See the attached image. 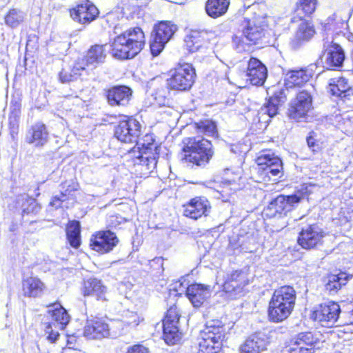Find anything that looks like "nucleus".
I'll return each mask as SVG.
<instances>
[{
    "label": "nucleus",
    "mask_w": 353,
    "mask_h": 353,
    "mask_svg": "<svg viewBox=\"0 0 353 353\" xmlns=\"http://www.w3.org/2000/svg\"><path fill=\"white\" fill-rule=\"evenodd\" d=\"M176 30V26L170 21H160L154 27V34L168 42Z\"/></svg>",
    "instance_id": "nucleus-42"
},
{
    "label": "nucleus",
    "mask_w": 353,
    "mask_h": 353,
    "mask_svg": "<svg viewBox=\"0 0 353 353\" xmlns=\"http://www.w3.org/2000/svg\"><path fill=\"white\" fill-rule=\"evenodd\" d=\"M145 32L140 26L130 27L115 35L110 43L111 56L119 61L132 59L144 49Z\"/></svg>",
    "instance_id": "nucleus-1"
},
{
    "label": "nucleus",
    "mask_w": 353,
    "mask_h": 353,
    "mask_svg": "<svg viewBox=\"0 0 353 353\" xmlns=\"http://www.w3.org/2000/svg\"><path fill=\"white\" fill-rule=\"evenodd\" d=\"M117 234L110 230H100L93 232L89 239L88 246L91 251L99 255L112 252L119 244Z\"/></svg>",
    "instance_id": "nucleus-9"
},
{
    "label": "nucleus",
    "mask_w": 353,
    "mask_h": 353,
    "mask_svg": "<svg viewBox=\"0 0 353 353\" xmlns=\"http://www.w3.org/2000/svg\"><path fill=\"white\" fill-rule=\"evenodd\" d=\"M283 93V90H279L275 92L272 96L266 99V102L265 103V107L266 109L265 113L270 118L274 117L279 113V106L282 101L281 95Z\"/></svg>",
    "instance_id": "nucleus-47"
},
{
    "label": "nucleus",
    "mask_w": 353,
    "mask_h": 353,
    "mask_svg": "<svg viewBox=\"0 0 353 353\" xmlns=\"http://www.w3.org/2000/svg\"><path fill=\"white\" fill-rule=\"evenodd\" d=\"M108 56L107 44H93L87 50L85 54L78 60L88 72V69H95L105 63Z\"/></svg>",
    "instance_id": "nucleus-19"
},
{
    "label": "nucleus",
    "mask_w": 353,
    "mask_h": 353,
    "mask_svg": "<svg viewBox=\"0 0 353 353\" xmlns=\"http://www.w3.org/2000/svg\"><path fill=\"white\" fill-rule=\"evenodd\" d=\"M83 72L87 73L78 59L70 70L63 68L59 73V80L62 83H68L77 80Z\"/></svg>",
    "instance_id": "nucleus-40"
},
{
    "label": "nucleus",
    "mask_w": 353,
    "mask_h": 353,
    "mask_svg": "<svg viewBox=\"0 0 353 353\" xmlns=\"http://www.w3.org/2000/svg\"><path fill=\"white\" fill-rule=\"evenodd\" d=\"M350 61H351V64H352V68H351L350 70L353 73V47H352V49L351 52H350Z\"/></svg>",
    "instance_id": "nucleus-61"
},
{
    "label": "nucleus",
    "mask_w": 353,
    "mask_h": 353,
    "mask_svg": "<svg viewBox=\"0 0 353 353\" xmlns=\"http://www.w3.org/2000/svg\"><path fill=\"white\" fill-rule=\"evenodd\" d=\"M49 139V132L47 125L41 121H38L30 126L28 130L26 141L36 147H43Z\"/></svg>",
    "instance_id": "nucleus-28"
},
{
    "label": "nucleus",
    "mask_w": 353,
    "mask_h": 353,
    "mask_svg": "<svg viewBox=\"0 0 353 353\" xmlns=\"http://www.w3.org/2000/svg\"><path fill=\"white\" fill-rule=\"evenodd\" d=\"M294 210L288 196L281 194L268 203L262 211V215L265 219L277 223L288 217Z\"/></svg>",
    "instance_id": "nucleus-10"
},
{
    "label": "nucleus",
    "mask_w": 353,
    "mask_h": 353,
    "mask_svg": "<svg viewBox=\"0 0 353 353\" xmlns=\"http://www.w3.org/2000/svg\"><path fill=\"white\" fill-rule=\"evenodd\" d=\"M240 179V177H238L237 179H233L231 180L225 179L221 181L218 183L215 190L221 195V196H228L236 191Z\"/></svg>",
    "instance_id": "nucleus-48"
},
{
    "label": "nucleus",
    "mask_w": 353,
    "mask_h": 353,
    "mask_svg": "<svg viewBox=\"0 0 353 353\" xmlns=\"http://www.w3.org/2000/svg\"><path fill=\"white\" fill-rule=\"evenodd\" d=\"M68 201V198L64 199L61 195L53 196L49 203V206L54 210H57L62 208L63 203Z\"/></svg>",
    "instance_id": "nucleus-56"
},
{
    "label": "nucleus",
    "mask_w": 353,
    "mask_h": 353,
    "mask_svg": "<svg viewBox=\"0 0 353 353\" xmlns=\"http://www.w3.org/2000/svg\"><path fill=\"white\" fill-rule=\"evenodd\" d=\"M323 31H332L336 34L343 32L347 28V23L341 16L334 14L328 17L324 22L321 23Z\"/></svg>",
    "instance_id": "nucleus-39"
},
{
    "label": "nucleus",
    "mask_w": 353,
    "mask_h": 353,
    "mask_svg": "<svg viewBox=\"0 0 353 353\" xmlns=\"http://www.w3.org/2000/svg\"><path fill=\"white\" fill-rule=\"evenodd\" d=\"M322 54L325 57L327 66L334 70L341 68L345 59L343 48L340 44L334 41L327 42L324 46Z\"/></svg>",
    "instance_id": "nucleus-22"
},
{
    "label": "nucleus",
    "mask_w": 353,
    "mask_h": 353,
    "mask_svg": "<svg viewBox=\"0 0 353 353\" xmlns=\"http://www.w3.org/2000/svg\"><path fill=\"white\" fill-rule=\"evenodd\" d=\"M80 222L77 220L69 221L65 225L66 239L70 245L78 249L81 245Z\"/></svg>",
    "instance_id": "nucleus-37"
},
{
    "label": "nucleus",
    "mask_w": 353,
    "mask_h": 353,
    "mask_svg": "<svg viewBox=\"0 0 353 353\" xmlns=\"http://www.w3.org/2000/svg\"><path fill=\"white\" fill-rule=\"evenodd\" d=\"M296 301V292L289 285L275 289L269 300L267 314L268 321L279 323L288 319L293 312Z\"/></svg>",
    "instance_id": "nucleus-2"
},
{
    "label": "nucleus",
    "mask_w": 353,
    "mask_h": 353,
    "mask_svg": "<svg viewBox=\"0 0 353 353\" xmlns=\"http://www.w3.org/2000/svg\"><path fill=\"white\" fill-rule=\"evenodd\" d=\"M294 339L306 348H312L313 353L315 352V350L317 349L316 345L320 342L317 335L310 331L299 333Z\"/></svg>",
    "instance_id": "nucleus-44"
},
{
    "label": "nucleus",
    "mask_w": 353,
    "mask_h": 353,
    "mask_svg": "<svg viewBox=\"0 0 353 353\" xmlns=\"http://www.w3.org/2000/svg\"><path fill=\"white\" fill-rule=\"evenodd\" d=\"M352 277L351 274L341 270L328 273L324 279L325 289L330 294H336L347 285Z\"/></svg>",
    "instance_id": "nucleus-29"
},
{
    "label": "nucleus",
    "mask_w": 353,
    "mask_h": 353,
    "mask_svg": "<svg viewBox=\"0 0 353 353\" xmlns=\"http://www.w3.org/2000/svg\"><path fill=\"white\" fill-rule=\"evenodd\" d=\"M23 20L22 12L14 8L9 9L4 16L5 23L12 28L19 26Z\"/></svg>",
    "instance_id": "nucleus-49"
},
{
    "label": "nucleus",
    "mask_w": 353,
    "mask_h": 353,
    "mask_svg": "<svg viewBox=\"0 0 353 353\" xmlns=\"http://www.w3.org/2000/svg\"><path fill=\"white\" fill-rule=\"evenodd\" d=\"M311 186V183H304L301 184L299 188L296 190L294 194L287 195L294 208L301 201H309L310 196L312 194V191L310 189Z\"/></svg>",
    "instance_id": "nucleus-46"
},
{
    "label": "nucleus",
    "mask_w": 353,
    "mask_h": 353,
    "mask_svg": "<svg viewBox=\"0 0 353 353\" xmlns=\"http://www.w3.org/2000/svg\"><path fill=\"white\" fill-rule=\"evenodd\" d=\"M330 94L343 101H350L353 97V87L343 77L332 78L328 83Z\"/></svg>",
    "instance_id": "nucleus-26"
},
{
    "label": "nucleus",
    "mask_w": 353,
    "mask_h": 353,
    "mask_svg": "<svg viewBox=\"0 0 353 353\" xmlns=\"http://www.w3.org/2000/svg\"><path fill=\"white\" fill-rule=\"evenodd\" d=\"M45 283L37 276H28L21 281V293L23 297L37 298L46 290Z\"/></svg>",
    "instance_id": "nucleus-31"
},
{
    "label": "nucleus",
    "mask_w": 353,
    "mask_h": 353,
    "mask_svg": "<svg viewBox=\"0 0 353 353\" xmlns=\"http://www.w3.org/2000/svg\"><path fill=\"white\" fill-rule=\"evenodd\" d=\"M196 77L195 69L190 63H178L168 70L165 79V88L169 92H188L194 84Z\"/></svg>",
    "instance_id": "nucleus-5"
},
{
    "label": "nucleus",
    "mask_w": 353,
    "mask_h": 353,
    "mask_svg": "<svg viewBox=\"0 0 353 353\" xmlns=\"http://www.w3.org/2000/svg\"><path fill=\"white\" fill-rule=\"evenodd\" d=\"M147 152L138 146V143L133 146L128 152V161L134 165H146L150 163L156 164L159 159V152H152V155H147Z\"/></svg>",
    "instance_id": "nucleus-34"
},
{
    "label": "nucleus",
    "mask_w": 353,
    "mask_h": 353,
    "mask_svg": "<svg viewBox=\"0 0 353 353\" xmlns=\"http://www.w3.org/2000/svg\"><path fill=\"white\" fill-rule=\"evenodd\" d=\"M192 127L197 134L216 138L219 132L216 123L214 121L208 119H201L193 122Z\"/></svg>",
    "instance_id": "nucleus-41"
},
{
    "label": "nucleus",
    "mask_w": 353,
    "mask_h": 353,
    "mask_svg": "<svg viewBox=\"0 0 353 353\" xmlns=\"http://www.w3.org/2000/svg\"><path fill=\"white\" fill-rule=\"evenodd\" d=\"M44 333L46 339L52 343H56L60 336L56 325L52 322H47L44 325Z\"/></svg>",
    "instance_id": "nucleus-52"
},
{
    "label": "nucleus",
    "mask_w": 353,
    "mask_h": 353,
    "mask_svg": "<svg viewBox=\"0 0 353 353\" xmlns=\"http://www.w3.org/2000/svg\"><path fill=\"white\" fill-rule=\"evenodd\" d=\"M62 190L60 192L61 197L66 199L68 201L70 199H74L73 192L77 191L79 188V184L77 181L68 182L65 181L60 184Z\"/></svg>",
    "instance_id": "nucleus-51"
},
{
    "label": "nucleus",
    "mask_w": 353,
    "mask_h": 353,
    "mask_svg": "<svg viewBox=\"0 0 353 353\" xmlns=\"http://www.w3.org/2000/svg\"><path fill=\"white\" fill-rule=\"evenodd\" d=\"M306 143L309 150L313 154L321 153L325 148V141L321 134L310 131L306 137Z\"/></svg>",
    "instance_id": "nucleus-43"
},
{
    "label": "nucleus",
    "mask_w": 353,
    "mask_h": 353,
    "mask_svg": "<svg viewBox=\"0 0 353 353\" xmlns=\"http://www.w3.org/2000/svg\"><path fill=\"white\" fill-rule=\"evenodd\" d=\"M110 327L102 318L87 321L83 330V335L88 339H101L108 336Z\"/></svg>",
    "instance_id": "nucleus-25"
},
{
    "label": "nucleus",
    "mask_w": 353,
    "mask_h": 353,
    "mask_svg": "<svg viewBox=\"0 0 353 353\" xmlns=\"http://www.w3.org/2000/svg\"><path fill=\"white\" fill-rule=\"evenodd\" d=\"M125 353H150V352L148 347L138 343L128 347Z\"/></svg>",
    "instance_id": "nucleus-58"
},
{
    "label": "nucleus",
    "mask_w": 353,
    "mask_h": 353,
    "mask_svg": "<svg viewBox=\"0 0 353 353\" xmlns=\"http://www.w3.org/2000/svg\"><path fill=\"white\" fill-rule=\"evenodd\" d=\"M245 76L250 85L262 86L267 79L268 69L259 59L250 57L248 61Z\"/></svg>",
    "instance_id": "nucleus-21"
},
{
    "label": "nucleus",
    "mask_w": 353,
    "mask_h": 353,
    "mask_svg": "<svg viewBox=\"0 0 353 353\" xmlns=\"http://www.w3.org/2000/svg\"><path fill=\"white\" fill-rule=\"evenodd\" d=\"M78 337L75 334H68L66 340V345L70 349H77Z\"/></svg>",
    "instance_id": "nucleus-60"
},
{
    "label": "nucleus",
    "mask_w": 353,
    "mask_h": 353,
    "mask_svg": "<svg viewBox=\"0 0 353 353\" xmlns=\"http://www.w3.org/2000/svg\"><path fill=\"white\" fill-rule=\"evenodd\" d=\"M46 307L50 308L48 313L52 319L58 323L62 330L64 329L70 321V316L67 310L59 302L50 303Z\"/></svg>",
    "instance_id": "nucleus-36"
},
{
    "label": "nucleus",
    "mask_w": 353,
    "mask_h": 353,
    "mask_svg": "<svg viewBox=\"0 0 353 353\" xmlns=\"http://www.w3.org/2000/svg\"><path fill=\"white\" fill-rule=\"evenodd\" d=\"M247 25L243 29V36L234 35L232 41L236 48H243L245 45L254 46L262 43L267 37L268 23L267 17H256L252 21L245 20Z\"/></svg>",
    "instance_id": "nucleus-7"
},
{
    "label": "nucleus",
    "mask_w": 353,
    "mask_h": 353,
    "mask_svg": "<svg viewBox=\"0 0 353 353\" xmlns=\"http://www.w3.org/2000/svg\"><path fill=\"white\" fill-rule=\"evenodd\" d=\"M230 5V0H206L205 11L208 17L216 19L225 15Z\"/></svg>",
    "instance_id": "nucleus-35"
},
{
    "label": "nucleus",
    "mask_w": 353,
    "mask_h": 353,
    "mask_svg": "<svg viewBox=\"0 0 353 353\" xmlns=\"http://www.w3.org/2000/svg\"><path fill=\"white\" fill-rule=\"evenodd\" d=\"M21 105L16 103L8 115V129L12 139H16L19 130Z\"/></svg>",
    "instance_id": "nucleus-45"
},
{
    "label": "nucleus",
    "mask_w": 353,
    "mask_h": 353,
    "mask_svg": "<svg viewBox=\"0 0 353 353\" xmlns=\"http://www.w3.org/2000/svg\"><path fill=\"white\" fill-rule=\"evenodd\" d=\"M211 36L212 33L207 30H192L185 37V48L189 52H195L210 43Z\"/></svg>",
    "instance_id": "nucleus-30"
},
{
    "label": "nucleus",
    "mask_w": 353,
    "mask_h": 353,
    "mask_svg": "<svg viewBox=\"0 0 353 353\" xmlns=\"http://www.w3.org/2000/svg\"><path fill=\"white\" fill-rule=\"evenodd\" d=\"M114 126V137L119 141L127 143H138L142 134V125L135 115L121 114Z\"/></svg>",
    "instance_id": "nucleus-8"
},
{
    "label": "nucleus",
    "mask_w": 353,
    "mask_h": 353,
    "mask_svg": "<svg viewBox=\"0 0 353 353\" xmlns=\"http://www.w3.org/2000/svg\"><path fill=\"white\" fill-rule=\"evenodd\" d=\"M70 17L82 25H88L95 21L100 14L97 6L90 0H83L69 9Z\"/></svg>",
    "instance_id": "nucleus-17"
},
{
    "label": "nucleus",
    "mask_w": 353,
    "mask_h": 353,
    "mask_svg": "<svg viewBox=\"0 0 353 353\" xmlns=\"http://www.w3.org/2000/svg\"><path fill=\"white\" fill-rule=\"evenodd\" d=\"M299 23L292 40V43L294 47H299L310 41L316 34L312 19H304V20L299 21Z\"/></svg>",
    "instance_id": "nucleus-27"
},
{
    "label": "nucleus",
    "mask_w": 353,
    "mask_h": 353,
    "mask_svg": "<svg viewBox=\"0 0 353 353\" xmlns=\"http://www.w3.org/2000/svg\"><path fill=\"white\" fill-rule=\"evenodd\" d=\"M141 140L142 142L138 146L145 152L150 153L152 149H154V152L157 151L159 153L160 145L155 143V137L153 133H146Z\"/></svg>",
    "instance_id": "nucleus-50"
},
{
    "label": "nucleus",
    "mask_w": 353,
    "mask_h": 353,
    "mask_svg": "<svg viewBox=\"0 0 353 353\" xmlns=\"http://www.w3.org/2000/svg\"><path fill=\"white\" fill-rule=\"evenodd\" d=\"M341 307L335 301H329L319 304L311 314V319L322 327H332L339 318Z\"/></svg>",
    "instance_id": "nucleus-15"
},
{
    "label": "nucleus",
    "mask_w": 353,
    "mask_h": 353,
    "mask_svg": "<svg viewBox=\"0 0 353 353\" xmlns=\"http://www.w3.org/2000/svg\"><path fill=\"white\" fill-rule=\"evenodd\" d=\"M285 353H313L312 348H306L300 345L294 339L285 347Z\"/></svg>",
    "instance_id": "nucleus-54"
},
{
    "label": "nucleus",
    "mask_w": 353,
    "mask_h": 353,
    "mask_svg": "<svg viewBox=\"0 0 353 353\" xmlns=\"http://www.w3.org/2000/svg\"><path fill=\"white\" fill-rule=\"evenodd\" d=\"M312 77V73L307 68L291 70L286 74L285 85L288 88H300Z\"/></svg>",
    "instance_id": "nucleus-32"
},
{
    "label": "nucleus",
    "mask_w": 353,
    "mask_h": 353,
    "mask_svg": "<svg viewBox=\"0 0 353 353\" xmlns=\"http://www.w3.org/2000/svg\"><path fill=\"white\" fill-rule=\"evenodd\" d=\"M270 332L257 330L245 338L238 347L239 353H262L270 343Z\"/></svg>",
    "instance_id": "nucleus-16"
},
{
    "label": "nucleus",
    "mask_w": 353,
    "mask_h": 353,
    "mask_svg": "<svg viewBox=\"0 0 353 353\" xmlns=\"http://www.w3.org/2000/svg\"><path fill=\"white\" fill-rule=\"evenodd\" d=\"M105 21L110 28H115L118 24L119 16L115 12H108L104 17Z\"/></svg>",
    "instance_id": "nucleus-57"
},
{
    "label": "nucleus",
    "mask_w": 353,
    "mask_h": 353,
    "mask_svg": "<svg viewBox=\"0 0 353 353\" xmlns=\"http://www.w3.org/2000/svg\"><path fill=\"white\" fill-rule=\"evenodd\" d=\"M325 236V232L317 223H312L301 230L298 234L297 243L306 250L318 249L323 245Z\"/></svg>",
    "instance_id": "nucleus-14"
},
{
    "label": "nucleus",
    "mask_w": 353,
    "mask_h": 353,
    "mask_svg": "<svg viewBox=\"0 0 353 353\" xmlns=\"http://www.w3.org/2000/svg\"><path fill=\"white\" fill-rule=\"evenodd\" d=\"M183 298V294L177 292L176 290H170L165 301L168 307L162 322L179 323L181 317V310L179 307V300Z\"/></svg>",
    "instance_id": "nucleus-24"
},
{
    "label": "nucleus",
    "mask_w": 353,
    "mask_h": 353,
    "mask_svg": "<svg viewBox=\"0 0 353 353\" xmlns=\"http://www.w3.org/2000/svg\"><path fill=\"white\" fill-rule=\"evenodd\" d=\"M133 91L128 85L120 84L104 89V97L110 106H126L132 100Z\"/></svg>",
    "instance_id": "nucleus-20"
},
{
    "label": "nucleus",
    "mask_w": 353,
    "mask_h": 353,
    "mask_svg": "<svg viewBox=\"0 0 353 353\" xmlns=\"http://www.w3.org/2000/svg\"><path fill=\"white\" fill-rule=\"evenodd\" d=\"M249 283L248 273L243 270H235L227 275L222 285V291L228 297L236 299L244 294Z\"/></svg>",
    "instance_id": "nucleus-12"
},
{
    "label": "nucleus",
    "mask_w": 353,
    "mask_h": 353,
    "mask_svg": "<svg viewBox=\"0 0 353 353\" xmlns=\"http://www.w3.org/2000/svg\"><path fill=\"white\" fill-rule=\"evenodd\" d=\"M179 323L162 322L163 339L168 345H174L179 343L182 333L179 331Z\"/></svg>",
    "instance_id": "nucleus-38"
},
{
    "label": "nucleus",
    "mask_w": 353,
    "mask_h": 353,
    "mask_svg": "<svg viewBox=\"0 0 353 353\" xmlns=\"http://www.w3.org/2000/svg\"><path fill=\"white\" fill-rule=\"evenodd\" d=\"M182 215L186 219L197 221L208 217L212 210L209 199L205 196H195L182 205Z\"/></svg>",
    "instance_id": "nucleus-13"
},
{
    "label": "nucleus",
    "mask_w": 353,
    "mask_h": 353,
    "mask_svg": "<svg viewBox=\"0 0 353 353\" xmlns=\"http://www.w3.org/2000/svg\"><path fill=\"white\" fill-rule=\"evenodd\" d=\"M209 291L208 285L199 283L188 285L185 290V296L194 307L202 306L207 299V293Z\"/></svg>",
    "instance_id": "nucleus-33"
},
{
    "label": "nucleus",
    "mask_w": 353,
    "mask_h": 353,
    "mask_svg": "<svg viewBox=\"0 0 353 353\" xmlns=\"http://www.w3.org/2000/svg\"><path fill=\"white\" fill-rule=\"evenodd\" d=\"M123 222V219L119 215H111L108 219V228L115 229L118 228Z\"/></svg>",
    "instance_id": "nucleus-59"
},
{
    "label": "nucleus",
    "mask_w": 353,
    "mask_h": 353,
    "mask_svg": "<svg viewBox=\"0 0 353 353\" xmlns=\"http://www.w3.org/2000/svg\"><path fill=\"white\" fill-rule=\"evenodd\" d=\"M226 334L225 325L221 321L214 319L208 322L200 332L196 353H220Z\"/></svg>",
    "instance_id": "nucleus-4"
},
{
    "label": "nucleus",
    "mask_w": 353,
    "mask_h": 353,
    "mask_svg": "<svg viewBox=\"0 0 353 353\" xmlns=\"http://www.w3.org/2000/svg\"><path fill=\"white\" fill-rule=\"evenodd\" d=\"M168 42L164 39L153 34L152 39L150 43V50L152 56L159 55L164 49L165 45Z\"/></svg>",
    "instance_id": "nucleus-53"
},
{
    "label": "nucleus",
    "mask_w": 353,
    "mask_h": 353,
    "mask_svg": "<svg viewBox=\"0 0 353 353\" xmlns=\"http://www.w3.org/2000/svg\"><path fill=\"white\" fill-rule=\"evenodd\" d=\"M313 97L306 90L299 91L291 101L288 110V117L296 122L306 121L312 110Z\"/></svg>",
    "instance_id": "nucleus-11"
},
{
    "label": "nucleus",
    "mask_w": 353,
    "mask_h": 353,
    "mask_svg": "<svg viewBox=\"0 0 353 353\" xmlns=\"http://www.w3.org/2000/svg\"><path fill=\"white\" fill-rule=\"evenodd\" d=\"M319 4V0H297L292 10L291 23H296L304 19H312Z\"/></svg>",
    "instance_id": "nucleus-23"
},
{
    "label": "nucleus",
    "mask_w": 353,
    "mask_h": 353,
    "mask_svg": "<svg viewBox=\"0 0 353 353\" xmlns=\"http://www.w3.org/2000/svg\"><path fill=\"white\" fill-rule=\"evenodd\" d=\"M213 155L212 141L202 136L188 137L182 140L181 160L184 163L201 166L208 163Z\"/></svg>",
    "instance_id": "nucleus-3"
},
{
    "label": "nucleus",
    "mask_w": 353,
    "mask_h": 353,
    "mask_svg": "<svg viewBox=\"0 0 353 353\" xmlns=\"http://www.w3.org/2000/svg\"><path fill=\"white\" fill-rule=\"evenodd\" d=\"M41 210V206L35 200L30 199L27 201V206L22 210V216L26 214H36Z\"/></svg>",
    "instance_id": "nucleus-55"
},
{
    "label": "nucleus",
    "mask_w": 353,
    "mask_h": 353,
    "mask_svg": "<svg viewBox=\"0 0 353 353\" xmlns=\"http://www.w3.org/2000/svg\"><path fill=\"white\" fill-rule=\"evenodd\" d=\"M81 292L84 297H92L99 303H107L110 299L108 287L101 280L94 277L83 281Z\"/></svg>",
    "instance_id": "nucleus-18"
},
{
    "label": "nucleus",
    "mask_w": 353,
    "mask_h": 353,
    "mask_svg": "<svg viewBox=\"0 0 353 353\" xmlns=\"http://www.w3.org/2000/svg\"><path fill=\"white\" fill-rule=\"evenodd\" d=\"M254 163L256 174L263 181H270L272 177L281 176L283 173L282 159L272 149L260 150L255 157Z\"/></svg>",
    "instance_id": "nucleus-6"
}]
</instances>
